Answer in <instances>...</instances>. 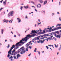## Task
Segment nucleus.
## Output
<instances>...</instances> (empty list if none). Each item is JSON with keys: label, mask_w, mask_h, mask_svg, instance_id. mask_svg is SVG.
<instances>
[{"label": "nucleus", "mask_w": 61, "mask_h": 61, "mask_svg": "<svg viewBox=\"0 0 61 61\" xmlns=\"http://www.w3.org/2000/svg\"><path fill=\"white\" fill-rule=\"evenodd\" d=\"M34 39L35 40H37V38L36 37L34 38Z\"/></svg>", "instance_id": "nucleus-40"}, {"label": "nucleus", "mask_w": 61, "mask_h": 61, "mask_svg": "<svg viewBox=\"0 0 61 61\" xmlns=\"http://www.w3.org/2000/svg\"><path fill=\"white\" fill-rule=\"evenodd\" d=\"M3 9V8H1L0 9V12H1V10H2Z\"/></svg>", "instance_id": "nucleus-39"}, {"label": "nucleus", "mask_w": 61, "mask_h": 61, "mask_svg": "<svg viewBox=\"0 0 61 61\" xmlns=\"http://www.w3.org/2000/svg\"><path fill=\"white\" fill-rule=\"evenodd\" d=\"M10 55L9 54V53L8 52V55H7V57H9V56H10Z\"/></svg>", "instance_id": "nucleus-37"}, {"label": "nucleus", "mask_w": 61, "mask_h": 61, "mask_svg": "<svg viewBox=\"0 0 61 61\" xmlns=\"http://www.w3.org/2000/svg\"><path fill=\"white\" fill-rule=\"evenodd\" d=\"M36 34L35 33L31 35L30 34L27 35L26 36V37H25L24 38H23L19 42L17 43L16 45H15V46H16V49H17L19 47L18 46H22V44H22V45H24V44H25L27 41V40L29 39V38L34 37L35 36H36Z\"/></svg>", "instance_id": "nucleus-1"}, {"label": "nucleus", "mask_w": 61, "mask_h": 61, "mask_svg": "<svg viewBox=\"0 0 61 61\" xmlns=\"http://www.w3.org/2000/svg\"><path fill=\"white\" fill-rule=\"evenodd\" d=\"M48 36H52V34L51 33H49L48 34Z\"/></svg>", "instance_id": "nucleus-23"}, {"label": "nucleus", "mask_w": 61, "mask_h": 61, "mask_svg": "<svg viewBox=\"0 0 61 61\" xmlns=\"http://www.w3.org/2000/svg\"><path fill=\"white\" fill-rule=\"evenodd\" d=\"M13 19H11L9 21V23H10V24H11V23H12V22H13Z\"/></svg>", "instance_id": "nucleus-14"}, {"label": "nucleus", "mask_w": 61, "mask_h": 61, "mask_svg": "<svg viewBox=\"0 0 61 61\" xmlns=\"http://www.w3.org/2000/svg\"><path fill=\"white\" fill-rule=\"evenodd\" d=\"M9 53V55L10 54V55H11V54H12V53H11V52H10Z\"/></svg>", "instance_id": "nucleus-53"}, {"label": "nucleus", "mask_w": 61, "mask_h": 61, "mask_svg": "<svg viewBox=\"0 0 61 61\" xmlns=\"http://www.w3.org/2000/svg\"><path fill=\"white\" fill-rule=\"evenodd\" d=\"M54 45L55 46V47H56V48H57V47H58V45H57V46H56V45L54 44Z\"/></svg>", "instance_id": "nucleus-29"}, {"label": "nucleus", "mask_w": 61, "mask_h": 61, "mask_svg": "<svg viewBox=\"0 0 61 61\" xmlns=\"http://www.w3.org/2000/svg\"><path fill=\"white\" fill-rule=\"evenodd\" d=\"M38 21H39V22H40V19H38Z\"/></svg>", "instance_id": "nucleus-64"}, {"label": "nucleus", "mask_w": 61, "mask_h": 61, "mask_svg": "<svg viewBox=\"0 0 61 61\" xmlns=\"http://www.w3.org/2000/svg\"><path fill=\"white\" fill-rule=\"evenodd\" d=\"M37 32L36 30H32L31 31V33L30 34H33V33H36Z\"/></svg>", "instance_id": "nucleus-7"}, {"label": "nucleus", "mask_w": 61, "mask_h": 61, "mask_svg": "<svg viewBox=\"0 0 61 61\" xmlns=\"http://www.w3.org/2000/svg\"><path fill=\"white\" fill-rule=\"evenodd\" d=\"M37 40H39V38L38 37H37Z\"/></svg>", "instance_id": "nucleus-63"}, {"label": "nucleus", "mask_w": 61, "mask_h": 61, "mask_svg": "<svg viewBox=\"0 0 61 61\" xmlns=\"http://www.w3.org/2000/svg\"><path fill=\"white\" fill-rule=\"evenodd\" d=\"M13 56H11V57H9V59H11V58H13Z\"/></svg>", "instance_id": "nucleus-35"}, {"label": "nucleus", "mask_w": 61, "mask_h": 61, "mask_svg": "<svg viewBox=\"0 0 61 61\" xmlns=\"http://www.w3.org/2000/svg\"><path fill=\"white\" fill-rule=\"evenodd\" d=\"M25 49L24 50V46H22V47L20 48V49L18 50L17 53L19 54L20 51H21L20 53L21 55L23 54V53H25Z\"/></svg>", "instance_id": "nucleus-2"}, {"label": "nucleus", "mask_w": 61, "mask_h": 61, "mask_svg": "<svg viewBox=\"0 0 61 61\" xmlns=\"http://www.w3.org/2000/svg\"><path fill=\"white\" fill-rule=\"evenodd\" d=\"M31 3H32V4H33V5H34L35 4V3L34 2H33V1H31Z\"/></svg>", "instance_id": "nucleus-43"}, {"label": "nucleus", "mask_w": 61, "mask_h": 61, "mask_svg": "<svg viewBox=\"0 0 61 61\" xmlns=\"http://www.w3.org/2000/svg\"><path fill=\"white\" fill-rule=\"evenodd\" d=\"M10 14V13H9L8 15V17L10 18V15H9Z\"/></svg>", "instance_id": "nucleus-34"}, {"label": "nucleus", "mask_w": 61, "mask_h": 61, "mask_svg": "<svg viewBox=\"0 0 61 61\" xmlns=\"http://www.w3.org/2000/svg\"><path fill=\"white\" fill-rule=\"evenodd\" d=\"M20 9H21V10H23V6H21L20 8Z\"/></svg>", "instance_id": "nucleus-33"}, {"label": "nucleus", "mask_w": 61, "mask_h": 61, "mask_svg": "<svg viewBox=\"0 0 61 61\" xmlns=\"http://www.w3.org/2000/svg\"><path fill=\"white\" fill-rule=\"evenodd\" d=\"M47 0H46L45 1H44V4L43 5H46L47 3Z\"/></svg>", "instance_id": "nucleus-12"}, {"label": "nucleus", "mask_w": 61, "mask_h": 61, "mask_svg": "<svg viewBox=\"0 0 61 61\" xmlns=\"http://www.w3.org/2000/svg\"><path fill=\"white\" fill-rule=\"evenodd\" d=\"M13 60V58H12L10 60H11V61H13V60Z\"/></svg>", "instance_id": "nucleus-60"}, {"label": "nucleus", "mask_w": 61, "mask_h": 61, "mask_svg": "<svg viewBox=\"0 0 61 61\" xmlns=\"http://www.w3.org/2000/svg\"><path fill=\"white\" fill-rule=\"evenodd\" d=\"M15 49H16V48H14L13 50V51H12V52H15Z\"/></svg>", "instance_id": "nucleus-24"}, {"label": "nucleus", "mask_w": 61, "mask_h": 61, "mask_svg": "<svg viewBox=\"0 0 61 61\" xmlns=\"http://www.w3.org/2000/svg\"><path fill=\"white\" fill-rule=\"evenodd\" d=\"M5 22L6 23H7V22H8V21L7 20L6 21H4L3 22V23H5Z\"/></svg>", "instance_id": "nucleus-45"}, {"label": "nucleus", "mask_w": 61, "mask_h": 61, "mask_svg": "<svg viewBox=\"0 0 61 61\" xmlns=\"http://www.w3.org/2000/svg\"><path fill=\"white\" fill-rule=\"evenodd\" d=\"M30 45V44H28V43H27L25 45L26 47H27V48L26 49V51H28V49L29 48V47H28V46H29Z\"/></svg>", "instance_id": "nucleus-3"}, {"label": "nucleus", "mask_w": 61, "mask_h": 61, "mask_svg": "<svg viewBox=\"0 0 61 61\" xmlns=\"http://www.w3.org/2000/svg\"><path fill=\"white\" fill-rule=\"evenodd\" d=\"M19 57H21V55L19 54H18L17 55V59H18V58Z\"/></svg>", "instance_id": "nucleus-9"}, {"label": "nucleus", "mask_w": 61, "mask_h": 61, "mask_svg": "<svg viewBox=\"0 0 61 61\" xmlns=\"http://www.w3.org/2000/svg\"><path fill=\"white\" fill-rule=\"evenodd\" d=\"M55 28L51 30L52 31H55Z\"/></svg>", "instance_id": "nucleus-41"}, {"label": "nucleus", "mask_w": 61, "mask_h": 61, "mask_svg": "<svg viewBox=\"0 0 61 61\" xmlns=\"http://www.w3.org/2000/svg\"><path fill=\"white\" fill-rule=\"evenodd\" d=\"M7 40H5V42H7Z\"/></svg>", "instance_id": "nucleus-62"}, {"label": "nucleus", "mask_w": 61, "mask_h": 61, "mask_svg": "<svg viewBox=\"0 0 61 61\" xmlns=\"http://www.w3.org/2000/svg\"><path fill=\"white\" fill-rule=\"evenodd\" d=\"M39 1L40 3H43V1L42 0H39Z\"/></svg>", "instance_id": "nucleus-25"}, {"label": "nucleus", "mask_w": 61, "mask_h": 61, "mask_svg": "<svg viewBox=\"0 0 61 61\" xmlns=\"http://www.w3.org/2000/svg\"><path fill=\"white\" fill-rule=\"evenodd\" d=\"M6 4V0H5V1L3 2L4 5H5Z\"/></svg>", "instance_id": "nucleus-13"}, {"label": "nucleus", "mask_w": 61, "mask_h": 61, "mask_svg": "<svg viewBox=\"0 0 61 61\" xmlns=\"http://www.w3.org/2000/svg\"><path fill=\"white\" fill-rule=\"evenodd\" d=\"M31 42H32V41H30V42H29V44H30Z\"/></svg>", "instance_id": "nucleus-57"}, {"label": "nucleus", "mask_w": 61, "mask_h": 61, "mask_svg": "<svg viewBox=\"0 0 61 61\" xmlns=\"http://www.w3.org/2000/svg\"><path fill=\"white\" fill-rule=\"evenodd\" d=\"M42 31L41 30H36V33H37L38 34V35H41V32H41Z\"/></svg>", "instance_id": "nucleus-4"}, {"label": "nucleus", "mask_w": 61, "mask_h": 61, "mask_svg": "<svg viewBox=\"0 0 61 61\" xmlns=\"http://www.w3.org/2000/svg\"><path fill=\"white\" fill-rule=\"evenodd\" d=\"M7 20H5V19H4L3 20V21H4V22H5V21H7Z\"/></svg>", "instance_id": "nucleus-56"}, {"label": "nucleus", "mask_w": 61, "mask_h": 61, "mask_svg": "<svg viewBox=\"0 0 61 61\" xmlns=\"http://www.w3.org/2000/svg\"><path fill=\"white\" fill-rule=\"evenodd\" d=\"M10 42H13V41H12L11 39H10Z\"/></svg>", "instance_id": "nucleus-49"}, {"label": "nucleus", "mask_w": 61, "mask_h": 61, "mask_svg": "<svg viewBox=\"0 0 61 61\" xmlns=\"http://www.w3.org/2000/svg\"><path fill=\"white\" fill-rule=\"evenodd\" d=\"M41 6V5L40 4H38L37 6V8H40Z\"/></svg>", "instance_id": "nucleus-8"}, {"label": "nucleus", "mask_w": 61, "mask_h": 61, "mask_svg": "<svg viewBox=\"0 0 61 61\" xmlns=\"http://www.w3.org/2000/svg\"><path fill=\"white\" fill-rule=\"evenodd\" d=\"M43 36H44V37H45V36H48V34H45L44 35H43Z\"/></svg>", "instance_id": "nucleus-15"}, {"label": "nucleus", "mask_w": 61, "mask_h": 61, "mask_svg": "<svg viewBox=\"0 0 61 61\" xmlns=\"http://www.w3.org/2000/svg\"><path fill=\"white\" fill-rule=\"evenodd\" d=\"M55 15V13H52L51 14L52 16H53Z\"/></svg>", "instance_id": "nucleus-36"}, {"label": "nucleus", "mask_w": 61, "mask_h": 61, "mask_svg": "<svg viewBox=\"0 0 61 61\" xmlns=\"http://www.w3.org/2000/svg\"><path fill=\"white\" fill-rule=\"evenodd\" d=\"M31 53H30L29 54V55H28V56H31Z\"/></svg>", "instance_id": "nucleus-55"}, {"label": "nucleus", "mask_w": 61, "mask_h": 61, "mask_svg": "<svg viewBox=\"0 0 61 61\" xmlns=\"http://www.w3.org/2000/svg\"><path fill=\"white\" fill-rule=\"evenodd\" d=\"M43 32H41V34H45V30H44L43 31Z\"/></svg>", "instance_id": "nucleus-20"}, {"label": "nucleus", "mask_w": 61, "mask_h": 61, "mask_svg": "<svg viewBox=\"0 0 61 61\" xmlns=\"http://www.w3.org/2000/svg\"><path fill=\"white\" fill-rule=\"evenodd\" d=\"M55 36L56 37H57V36H56V34H55Z\"/></svg>", "instance_id": "nucleus-52"}, {"label": "nucleus", "mask_w": 61, "mask_h": 61, "mask_svg": "<svg viewBox=\"0 0 61 61\" xmlns=\"http://www.w3.org/2000/svg\"><path fill=\"white\" fill-rule=\"evenodd\" d=\"M5 22L6 23H7V22H8V21L7 20L6 21H4L3 22V23H5Z\"/></svg>", "instance_id": "nucleus-44"}, {"label": "nucleus", "mask_w": 61, "mask_h": 61, "mask_svg": "<svg viewBox=\"0 0 61 61\" xmlns=\"http://www.w3.org/2000/svg\"><path fill=\"white\" fill-rule=\"evenodd\" d=\"M41 12L43 14H44V15H45V10H42Z\"/></svg>", "instance_id": "nucleus-16"}, {"label": "nucleus", "mask_w": 61, "mask_h": 61, "mask_svg": "<svg viewBox=\"0 0 61 61\" xmlns=\"http://www.w3.org/2000/svg\"><path fill=\"white\" fill-rule=\"evenodd\" d=\"M37 52L39 54H40V52L38 51H37Z\"/></svg>", "instance_id": "nucleus-54"}, {"label": "nucleus", "mask_w": 61, "mask_h": 61, "mask_svg": "<svg viewBox=\"0 0 61 61\" xmlns=\"http://www.w3.org/2000/svg\"><path fill=\"white\" fill-rule=\"evenodd\" d=\"M32 41L33 42H35V40L34 39H33L32 40Z\"/></svg>", "instance_id": "nucleus-42"}, {"label": "nucleus", "mask_w": 61, "mask_h": 61, "mask_svg": "<svg viewBox=\"0 0 61 61\" xmlns=\"http://www.w3.org/2000/svg\"><path fill=\"white\" fill-rule=\"evenodd\" d=\"M17 51L15 52L14 53V56H15V55H16V54H17Z\"/></svg>", "instance_id": "nucleus-22"}, {"label": "nucleus", "mask_w": 61, "mask_h": 61, "mask_svg": "<svg viewBox=\"0 0 61 61\" xmlns=\"http://www.w3.org/2000/svg\"><path fill=\"white\" fill-rule=\"evenodd\" d=\"M17 19L18 22V23H20L21 21V20L19 18H17Z\"/></svg>", "instance_id": "nucleus-6"}, {"label": "nucleus", "mask_w": 61, "mask_h": 61, "mask_svg": "<svg viewBox=\"0 0 61 61\" xmlns=\"http://www.w3.org/2000/svg\"><path fill=\"white\" fill-rule=\"evenodd\" d=\"M52 29V27H51L49 28V30H51V29Z\"/></svg>", "instance_id": "nucleus-59"}, {"label": "nucleus", "mask_w": 61, "mask_h": 61, "mask_svg": "<svg viewBox=\"0 0 61 61\" xmlns=\"http://www.w3.org/2000/svg\"><path fill=\"white\" fill-rule=\"evenodd\" d=\"M7 48L8 49V48H9V47H10V45L9 44H8V46H7Z\"/></svg>", "instance_id": "nucleus-31"}, {"label": "nucleus", "mask_w": 61, "mask_h": 61, "mask_svg": "<svg viewBox=\"0 0 61 61\" xmlns=\"http://www.w3.org/2000/svg\"><path fill=\"white\" fill-rule=\"evenodd\" d=\"M5 31V30L3 29H2L1 30V34L2 35L3 34V32Z\"/></svg>", "instance_id": "nucleus-10"}, {"label": "nucleus", "mask_w": 61, "mask_h": 61, "mask_svg": "<svg viewBox=\"0 0 61 61\" xmlns=\"http://www.w3.org/2000/svg\"><path fill=\"white\" fill-rule=\"evenodd\" d=\"M57 38H60V35H57Z\"/></svg>", "instance_id": "nucleus-21"}, {"label": "nucleus", "mask_w": 61, "mask_h": 61, "mask_svg": "<svg viewBox=\"0 0 61 61\" xmlns=\"http://www.w3.org/2000/svg\"><path fill=\"white\" fill-rule=\"evenodd\" d=\"M25 18H27L28 19V18L27 17V16H26V17H25Z\"/></svg>", "instance_id": "nucleus-61"}, {"label": "nucleus", "mask_w": 61, "mask_h": 61, "mask_svg": "<svg viewBox=\"0 0 61 61\" xmlns=\"http://www.w3.org/2000/svg\"><path fill=\"white\" fill-rule=\"evenodd\" d=\"M24 7L25 9H28V8H29V7H28V5H27L26 6H24Z\"/></svg>", "instance_id": "nucleus-11"}, {"label": "nucleus", "mask_w": 61, "mask_h": 61, "mask_svg": "<svg viewBox=\"0 0 61 61\" xmlns=\"http://www.w3.org/2000/svg\"><path fill=\"white\" fill-rule=\"evenodd\" d=\"M38 37H43V35L42 36L40 35L38 36Z\"/></svg>", "instance_id": "nucleus-30"}, {"label": "nucleus", "mask_w": 61, "mask_h": 61, "mask_svg": "<svg viewBox=\"0 0 61 61\" xmlns=\"http://www.w3.org/2000/svg\"><path fill=\"white\" fill-rule=\"evenodd\" d=\"M54 29H55V30H58L57 28H55V29L54 28Z\"/></svg>", "instance_id": "nucleus-48"}, {"label": "nucleus", "mask_w": 61, "mask_h": 61, "mask_svg": "<svg viewBox=\"0 0 61 61\" xmlns=\"http://www.w3.org/2000/svg\"><path fill=\"white\" fill-rule=\"evenodd\" d=\"M61 26V24H58L57 25H56V27H57V26Z\"/></svg>", "instance_id": "nucleus-27"}, {"label": "nucleus", "mask_w": 61, "mask_h": 61, "mask_svg": "<svg viewBox=\"0 0 61 61\" xmlns=\"http://www.w3.org/2000/svg\"><path fill=\"white\" fill-rule=\"evenodd\" d=\"M29 48L30 49H31V48H32V47H31V46H29Z\"/></svg>", "instance_id": "nucleus-47"}, {"label": "nucleus", "mask_w": 61, "mask_h": 61, "mask_svg": "<svg viewBox=\"0 0 61 61\" xmlns=\"http://www.w3.org/2000/svg\"><path fill=\"white\" fill-rule=\"evenodd\" d=\"M37 49L36 48H35L34 50V52H36V50Z\"/></svg>", "instance_id": "nucleus-26"}, {"label": "nucleus", "mask_w": 61, "mask_h": 61, "mask_svg": "<svg viewBox=\"0 0 61 61\" xmlns=\"http://www.w3.org/2000/svg\"><path fill=\"white\" fill-rule=\"evenodd\" d=\"M44 37V38H47V39L48 40V39H49L50 38V37L47 38L46 37Z\"/></svg>", "instance_id": "nucleus-32"}, {"label": "nucleus", "mask_w": 61, "mask_h": 61, "mask_svg": "<svg viewBox=\"0 0 61 61\" xmlns=\"http://www.w3.org/2000/svg\"><path fill=\"white\" fill-rule=\"evenodd\" d=\"M45 40H44L43 41L42 40H41V44H42V43H44V42H45Z\"/></svg>", "instance_id": "nucleus-17"}, {"label": "nucleus", "mask_w": 61, "mask_h": 61, "mask_svg": "<svg viewBox=\"0 0 61 61\" xmlns=\"http://www.w3.org/2000/svg\"><path fill=\"white\" fill-rule=\"evenodd\" d=\"M13 57H14V60L15 59V58H16V57H15V56H13Z\"/></svg>", "instance_id": "nucleus-50"}, {"label": "nucleus", "mask_w": 61, "mask_h": 61, "mask_svg": "<svg viewBox=\"0 0 61 61\" xmlns=\"http://www.w3.org/2000/svg\"><path fill=\"white\" fill-rule=\"evenodd\" d=\"M61 49V47H60V48H59V51H60V50Z\"/></svg>", "instance_id": "nucleus-51"}, {"label": "nucleus", "mask_w": 61, "mask_h": 61, "mask_svg": "<svg viewBox=\"0 0 61 61\" xmlns=\"http://www.w3.org/2000/svg\"><path fill=\"white\" fill-rule=\"evenodd\" d=\"M15 45H13L11 47V48H12L13 49V48H15Z\"/></svg>", "instance_id": "nucleus-18"}, {"label": "nucleus", "mask_w": 61, "mask_h": 61, "mask_svg": "<svg viewBox=\"0 0 61 61\" xmlns=\"http://www.w3.org/2000/svg\"><path fill=\"white\" fill-rule=\"evenodd\" d=\"M46 48H47V49H48V48H48V46H46Z\"/></svg>", "instance_id": "nucleus-46"}, {"label": "nucleus", "mask_w": 61, "mask_h": 61, "mask_svg": "<svg viewBox=\"0 0 61 61\" xmlns=\"http://www.w3.org/2000/svg\"><path fill=\"white\" fill-rule=\"evenodd\" d=\"M12 49H13L12 48H11L10 50L9 51L8 53H9L10 52H11V51H12Z\"/></svg>", "instance_id": "nucleus-19"}, {"label": "nucleus", "mask_w": 61, "mask_h": 61, "mask_svg": "<svg viewBox=\"0 0 61 61\" xmlns=\"http://www.w3.org/2000/svg\"><path fill=\"white\" fill-rule=\"evenodd\" d=\"M49 32H51V30H49Z\"/></svg>", "instance_id": "nucleus-58"}, {"label": "nucleus", "mask_w": 61, "mask_h": 61, "mask_svg": "<svg viewBox=\"0 0 61 61\" xmlns=\"http://www.w3.org/2000/svg\"><path fill=\"white\" fill-rule=\"evenodd\" d=\"M9 13L10 14L11 16H13V15L14 14V11H10V13Z\"/></svg>", "instance_id": "nucleus-5"}, {"label": "nucleus", "mask_w": 61, "mask_h": 61, "mask_svg": "<svg viewBox=\"0 0 61 61\" xmlns=\"http://www.w3.org/2000/svg\"><path fill=\"white\" fill-rule=\"evenodd\" d=\"M55 33H57V34H59V32L58 31H56L55 32Z\"/></svg>", "instance_id": "nucleus-28"}, {"label": "nucleus", "mask_w": 61, "mask_h": 61, "mask_svg": "<svg viewBox=\"0 0 61 61\" xmlns=\"http://www.w3.org/2000/svg\"><path fill=\"white\" fill-rule=\"evenodd\" d=\"M57 28L58 29V30L59 29H61V27H58Z\"/></svg>", "instance_id": "nucleus-38"}]
</instances>
